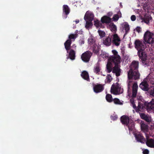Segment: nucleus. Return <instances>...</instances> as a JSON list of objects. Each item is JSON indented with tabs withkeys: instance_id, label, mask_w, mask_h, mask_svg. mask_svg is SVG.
I'll return each instance as SVG.
<instances>
[{
	"instance_id": "nucleus-1",
	"label": "nucleus",
	"mask_w": 154,
	"mask_h": 154,
	"mask_svg": "<svg viewBox=\"0 0 154 154\" xmlns=\"http://www.w3.org/2000/svg\"><path fill=\"white\" fill-rule=\"evenodd\" d=\"M144 42L139 39L136 40L134 42L135 47L138 51L137 54L142 63L144 65H147L148 63L147 59V55L144 52L145 45Z\"/></svg>"
},
{
	"instance_id": "nucleus-2",
	"label": "nucleus",
	"mask_w": 154,
	"mask_h": 154,
	"mask_svg": "<svg viewBox=\"0 0 154 154\" xmlns=\"http://www.w3.org/2000/svg\"><path fill=\"white\" fill-rule=\"evenodd\" d=\"M138 62L133 61L132 62L130 66V69L128 72V78L129 80L139 79L140 74L138 71Z\"/></svg>"
},
{
	"instance_id": "nucleus-3",
	"label": "nucleus",
	"mask_w": 154,
	"mask_h": 154,
	"mask_svg": "<svg viewBox=\"0 0 154 154\" xmlns=\"http://www.w3.org/2000/svg\"><path fill=\"white\" fill-rule=\"evenodd\" d=\"M110 91L111 93L114 94H119L123 93V89L121 88L118 83H116V84H113L112 85Z\"/></svg>"
},
{
	"instance_id": "nucleus-4",
	"label": "nucleus",
	"mask_w": 154,
	"mask_h": 154,
	"mask_svg": "<svg viewBox=\"0 0 154 154\" xmlns=\"http://www.w3.org/2000/svg\"><path fill=\"white\" fill-rule=\"evenodd\" d=\"M152 33L148 31H146L144 35V42L148 44L153 43L154 38L152 37Z\"/></svg>"
},
{
	"instance_id": "nucleus-5",
	"label": "nucleus",
	"mask_w": 154,
	"mask_h": 154,
	"mask_svg": "<svg viewBox=\"0 0 154 154\" xmlns=\"http://www.w3.org/2000/svg\"><path fill=\"white\" fill-rule=\"evenodd\" d=\"M112 52L114 55L110 57L109 59V60L112 62H121V57L118 54L117 51L116 50H113Z\"/></svg>"
},
{
	"instance_id": "nucleus-6",
	"label": "nucleus",
	"mask_w": 154,
	"mask_h": 154,
	"mask_svg": "<svg viewBox=\"0 0 154 154\" xmlns=\"http://www.w3.org/2000/svg\"><path fill=\"white\" fill-rule=\"evenodd\" d=\"M92 55V53L90 51H87L82 54L81 58L84 62L87 63L89 61Z\"/></svg>"
},
{
	"instance_id": "nucleus-7",
	"label": "nucleus",
	"mask_w": 154,
	"mask_h": 154,
	"mask_svg": "<svg viewBox=\"0 0 154 154\" xmlns=\"http://www.w3.org/2000/svg\"><path fill=\"white\" fill-rule=\"evenodd\" d=\"M113 63L115 64V66L113 68L112 72L113 73H115L116 76H119L120 75L121 70L119 66L121 62H115Z\"/></svg>"
},
{
	"instance_id": "nucleus-8",
	"label": "nucleus",
	"mask_w": 154,
	"mask_h": 154,
	"mask_svg": "<svg viewBox=\"0 0 154 154\" xmlns=\"http://www.w3.org/2000/svg\"><path fill=\"white\" fill-rule=\"evenodd\" d=\"M120 119L123 125L127 126L129 130H131L128 125L130 122V118L128 116L126 115H123L121 117Z\"/></svg>"
},
{
	"instance_id": "nucleus-9",
	"label": "nucleus",
	"mask_w": 154,
	"mask_h": 154,
	"mask_svg": "<svg viewBox=\"0 0 154 154\" xmlns=\"http://www.w3.org/2000/svg\"><path fill=\"white\" fill-rule=\"evenodd\" d=\"M134 135L137 142L143 143L146 142V140L141 133L137 132L134 134Z\"/></svg>"
},
{
	"instance_id": "nucleus-10",
	"label": "nucleus",
	"mask_w": 154,
	"mask_h": 154,
	"mask_svg": "<svg viewBox=\"0 0 154 154\" xmlns=\"http://www.w3.org/2000/svg\"><path fill=\"white\" fill-rule=\"evenodd\" d=\"M104 89V85L102 84H97L94 85L93 89L94 92L98 93L102 92Z\"/></svg>"
},
{
	"instance_id": "nucleus-11",
	"label": "nucleus",
	"mask_w": 154,
	"mask_h": 154,
	"mask_svg": "<svg viewBox=\"0 0 154 154\" xmlns=\"http://www.w3.org/2000/svg\"><path fill=\"white\" fill-rule=\"evenodd\" d=\"M112 42L113 44L116 46H119L121 43V40L118 34L115 33L112 35Z\"/></svg>"
},
{
	"instance_id": "nucleus-12",
	"label": "nucleus",
	"mask_w": 154,
	"mask_h": 154,
	"mask_svg": "<svg viewBox=\"0 0 154 154\" xmlns=\"http://www.w3.org/2000/svg\"><path fill=\"white\" fill-rule=\"evenodd\" d=\"M94 17V14L92 12L88 11L85 14L84 19L85 20H87L89 21H92L93 20Z\"/></svg>"
},
{
	"instance_id": "nucleus-13",
	"label": "nucleus",
	"mask_w": 154,
	"mask_h": 154,
	"mask_svg": "<svg viewBox=\"0 0 154 154\" xmlns=\"http://www.w3.org/2000/svg\"><path fill=\"white\" fill-rule=\"evenodd\" d=\"M140 88L143 90L147 91L149 90V85L147 82L145 81H143L139 85Z\"/></svg>"
},
{
	"instance_id": "nucleus-14",
	"label": "nucleus",
	"mask_w": 154,
	"mask_h": 154,
	"mask_svg": "<svg viewBox=\"0 0 154 154\" xmlns=\"http://www.w3.org/2000/svg\"><path fill=\"white\" fill-rule=\"evenodd\" d=\"M63 12L64 15H65V18H66L67 15L70 12V9L67 5H63Z\"/></svg>"
},
{
	"instance_id": "nucleus-15",
	"label": "nucleus",
	"mask_w": 154,
	"mask_h": 154,
	"mask_svg": "<svg viewBox=\"0 0 154 154\" xmlns=\"http://www.w3.org/2000/svg\"><path fill=\"white\" fill-rule=\"evenodd\" d=\"M132 94L133 97H135L137 96V94L138 88V86L137 82H135L132 86Z\"/></svg>"
},
{
	"instance_id": "nucleus-16",
	"label": "nucleus",
	"mask_w": 154,
	"mask_h": 154,
	"mask_svg": "<svg viewBox=\"0 0 154 154\" xmlns=\"http://www.w3.org/2000/svg\"><path fill=\"white\" fill-rule=\"evenodd\" d=\"M146 143L148 146L151 148H154V139H148V137L146 136Z\"/></svg>"
},
{
	"instance_id": "nucleus-17",
	"label": "nucleus",
	"mask_w": 154,
	"mask_h": 154,
	"mask_svg": "<svg viewBox=\"0 0 154 154\" xmlns=\"http://www.w3.org/2000/svg\"><path fill=\"white\" fill-rule=\"evenodd\" d=\"M112 42L111 39V38L109 36L103 39V43L104 45L106 46L110 45Z\"/></svg>"
},
{
	"instance_id": "nucleus-18",
	"label": "nucleus",
	"mask_w": 154,
	"mask_h": 154,
	"mask_svg": "<svg viewBox=\"0 0 154 154\" xmlns=\"http://www.w3.org/2000/svg\"><path fill=\"white\" fill-rule=\"evenodd\" d=\"M81 76L85 80L90 82V79L88 73L85 71H83L81 74Z\"/></svg>"
},
{
	"instance_id": "nucleus-19",
	"label": "nucleus",
	"mask_w": 154,
	"mask_h": 154,
	"mask_svg": "<svg viewBox=\"0 0 154 154\" xmlns=\"http://www.w3.org/2000/svg\"><path fill=\"white\" fill-rule=\"evenodd\" d=\"M71 44L72 41H70V40L68 39L64 43L65 48L67 52H68V51L70 49Z\"/></svg>"
},
{
	"instance_id": "nucleus-20",
	"label": "nucleus",
	"mask_w": 154,
	"mask_h": 154,
	"mask_svg": "<svg viewBox=\"0 0 154 154\" xmlns=\"http://www.w3.org/2000/svg\"><path fill=\"white\" fill-rule=\"evenodd\" d=\"M101 21L103 23H109L111 22V19L109 17L105 16L101 18Z\"/></svg>"
},
{
	"instance_id": "nucleus-21",
	"label": "nucleus",
	"mask_w": 154,
	"mask_h": 154,
	"mask_svg": "<svg viewBox=\"0 0 154 154\" xmlns=\"http://www.w3.org/2000/svg\"><path fill=\"white\" fill-rule=\"evenodd\" d=\"M69 58L72 60L75 59V52L73 49L69 50Z\"/></svg>"
},
{
	"instance_id": "nucleus-22",
	"label": "nucleus",
	"mask_w": 154,
	"mask_h": 154,
	"mask_svg": "<svg viewBox=\"0 0 154 154\" xmlns=\"http://www.w3.org/2000/svg\"><path fill=\"white\" fill-rule=\"evenodd\" d=\"M151 18V17L149 15L147 14H145L144 15L143 17L142 18V19L145 23L148 24L149 23V20Z\"/></svg>"
},
{
	"instance_id": "nucleus-23",
	"label": "nucleus",
	"mask_w": 154,
	"mask_h": 154,
	"mask_svg": "<svg viewBox=\"0 0 154 154\" xmlns=\"http://www.w3.org/2000/svg\"><path fill=\"white\" fill-rule=\"evenodd\" d=\"M140 116L142 119L144 120L147 122H151V119L144 113H141L140 114Z\"/></svg>"
},
{
	"instance_id": "nucleus-24",
	"label": "nucleus",
	"mask_w": 154,
	"mask_h": 154,
	"mask_svg": "<svg viewBox=\"0 0 154 154\" xmlns=\"http://www.w3.org/2000/svg\"><path fill=\"white\" fill-rule=\"evenodd\" d=\"M145 109V107L144 105L142 104H140L139 103L137 107L135 110L137 112H139L140 111H143Z\"/></svg>"
},
{
	"instance_id": "nucleus-25",
	"label": "nucleus",
	"mask_w": 154,
	"mask_h": 154,
	"mask_svg": "<svg viewBox=\"0 0 154 154\" xmlns=\"http://www.w3.org/2000/svg\"><path fill=\"white\" fill-rule=\"evenodd\" d=\"M100 47L97 45L95 44L93 45L92 48V50L94 53L97 54L100 51Z\"/></svg>"
},
{
	"instance_id": "nucleus-26",
	"label": "nucleus",
	"mask_w": 154,
	"mask_h": 154,
	"mask_svg": "<svg viewBox=\"0 0 154 154\" xmlns=\"http://www.w3.org/2000/svg\"><path fill=\"white\" fill-rule=\"evenodd\" d=\"M77 36L78 35L77 34H70L69 36V39H68V40H70V41H72H72H74L75 39L77 37Z\"/></svg>"
},
{
	"instance_id": "nucleus-27",
	"label": "nucleus",
	"mask_w": 154,
	"mask_h": 154,
	"mask_svg": "<svg viewBox=\"0 0 154 154\" xmlns=\"http://www.w3.org/2000/svg\"><path fill=\"white\" fill-rule=\"evenodd\" d=\"M147 106L149 108L154 110V100L153 99H152V101L148 104Z\"/></svg>"
},
{
	"instance_id": "nucleus-28",
	"label": "nucleus",
	"mask_w": 154,
	"mask_h": 154,
	"mask_svg": "<svg viewBox=\"0 0 154 154\" xmlns=\"http://www.w3.org/2000/svg\"><path fill=\"white\" fill-rule=\"evenodd\" d=\"M141 128L142 130L144 132H146L148 131V126L147 125L142 123L141 125Z\"/></svg>"
},
{
	"instance_id": "nucleus-29",
	"label": "nucleus",
	"mask_w": 154,
	"mask_h": 154,
	"mask_svg": "<svg viewBox=\"0 0 154 154\" xmlns=\"http://www.w3.org/2000/svg\"><path fill=\"white\" fill-rule=\"evenodd\" d=\"M106 100L109 102H111L113 100L112 96L109 94H107L106 95Z\"/></svg>"
},
{
	"instance_id": "nucleus-30",
	"label": "nucleus",
	"mask_w": 154,
	"mask_h": 154,
	"mask_svg": "<svg viewBox=\"0 0 154 154\" xmlns=\"http://www.w3.org/2000/svg\"><path fill=\"white\" fill-rule=\"evenodd\" d=\"M124 28V29L125 31V35L127 34L128 33L130 30L129 26L128 24L127 23H125V25Z\"/></svg>"
},
{
	"instance_id": "nucleus-31",
	"label": "nucleus",
	"mask_w": 154,
	"mask_h": 154,
	"mask_svg": "<svg viewBox=\"0 0 154 154\" xmlns=\"http://www.w3.org/2000/svg\"><path fill=\"white\" fill-rule=\"evenodd\" d=\"M86 24L85 27L86 29H88L91 27L93 25L92 23V21H88V20H86Z\"/></svg>"
},
{
	"instance_id": "nucleus-32",
	"label": "nucleus",
	"mask_w": 154,
	"mask_h": 154,
	"mask_svg": "<svg viewBox=\"0 0 154 154\" xmlns=\"http://www.w3.org/2000/svg\"><path fill=\"white\" fill-rule=\"evenodd\" d=\"M111 30L114 33H115L117 30L116 26L114 23H112L111 26Z\"/></svg>"
},
{
	"instance_id": "nucleus-33",
	"label": "nucleus",
	"mask_w": 154,
	"mask_h": 154,
	"mask_svg": "<svg viewBox=\"0 0 154 154\" xmlns=\"http://www.w3.org/2000/svg\"><path fill=\"white\" fill-rule=\"evenodd\" d=\"M100 67L99 65H97V66L94 67V72L96 74H99V72H100Z\"/></svg>"
},
{
	"instance_id": "nucleus-34",
	"label": "nucleus",
	"mask_w": 154,
	"mask_h": 154,
	"mask_svg": "<svg viewBox=\"0 0 154 154\" xmlns=\"http://www.w3.org/2000/svg\"><path fill=\"white\" fill-rule=\"evenodd\" d=\"M94 24L97 27H101L102 25V23L98 20L94 21Z\"/></svg>"
},
{
	"instance_id": "nucleus-35",
	"label": "nucleus",
	"mask_w": 154,
	"mask_h": 154,
	"mask_svg": "<svg viewBox=\"0 0 154 154\" xmlns=\"http://www.w3.org/2000/svg\"><path fill=\"white\" fill-rule=\"evenodd\" d=\"M98 32L101 38H102L105 36L106 34L104 31L99 30Z\"/></svg>"
},
{
	"instance_id": "nucleus-36",
	"label": "nucleus",
	"mask_w": 154,
	"mask_h": 154,
	"mask_svg": "<svg viewBox=\"0 0 154 154\" xmlns=\"http://www.w3.org/2000/svg\"><path fill=\"white\" fill-rule=\"evenodd\" d=\"M114 103L115 104L121 105L122 103L117 98H115L113 100Z\"/></svg>"
},
{
	"instance_id": "nucleus-37",
	"label": "nucleus",
	"mask_w": 154,
	"mask_h": 154,
	"mask_svg": "<svg viewBox=\"0 0 154 154\" xmlns=\"http://www.w3.org/2000/svg\"><path fill=\"white\" fill-rule=\"evenodd\" d=\"M106 69H107V72L109 73L111 72L112 69L110 65L107 64L106 66Z\"/></svg>"
},
{
	"instance_id": "nucleus-38",
	"label": "nucleus",
	"mask_w": 154,
	"mask_h": 154,
	"mask_svg": "<svg viewBox=\"0 0 154 154\" xmlns=\"http://www.w3.org/2000/svg\"><path fill=\"white\" fill-rule=\"evenodd\" d=\"M94 42V39L91 37H90L88 39V42L90 45L92 44Z\"/></svg>"
},
{
	"instance_id": "nucleus-39",
	"label": "nucleus",
	"mask_w": 154,
	"mask_h": 154,
	"mask_svg": "<svg viewBox=\"0 0 154 154\" xmlns=\"http://www.w3.org/2000/svg\"><path fill=\"white\" fill-rule=\"evenodd\" d=\"M106 79L107 80V82L110 83L112 79L111 76L109 74L106 77Z\"/></svg>"
},
{
	"instance_id": "nucleus-40",
	"label": "nucleus",
	"mask_w": 154,
	"mask_h": 154,
	"mask_svg": "<svg viewBox=\"0 0 154 154\" xmlns=\"http://www.w3.org/2000/svg\"><path fill=\"white\" fill-rule=\"evenodd\" d=\"M119 18V16L118 14H115L113 17V19L114 21H117Z\"/></svg>"
},
{
	"instance_id": "nucleus-41",
	"label": "nucleus",
	"mask_w": 154,
	"mask_h": 154,
	"mask_svg": "<svg viewBox=\"0 0 154 154\" xmlns=\"http://www.w3.org/2000/svg\"><path fill=\"white\" fill-rule=\"evenodd\" d=\"M149 94L151 96L154 97V88L150 91Z\"/></svg>"
},
{
	"instance_id": "nucleus-42",
	"label": "nucleus",
	"mask_w": 154,
	"mask_h": 154,
	"mask_svg": "<svg viewBox=\"0 0 154 154\" xmlns=\"http://www.w3.org/2000/svg\"><path fill=\"white\" fill-rule=\"evenodd\" d=\"M118 117L117 115H115V116H111V119L113 120H116L117 119Z\"/></svg>"
},
{
	"instance_id": "nucleus-43",
	"label": "nucleus",
	"mask_w": 154,
	"mask_h": 154,
	"mask_svg": "<svg viewBox=\"0 0 154 154\" xmlns=\"http://www.w3.org/2000/svg\"><path fill=\"white\" fill-rule=\"evenodd\" d=\"M131 103H132V104L133 105V107L134 108V109H136L137 108H136V106H135V104H134V101H132V100L131 99Z\"/></svg>"
},
{
	"instance_id": "nucleus-44",
	"label": "nucleus",
	"mask_w": 154,
	"mask_h": 154,
	"mask_svg": "<svg viewBox=\"0 0 154 154\" xmlns=\"http://www.w3.org/2000/svg\"><path fill=\"white\" fill-rule=\"evenodd\" d=\"M131 18L132 21H134L136 19V16L134 15H132L131 16Z\"/></svg>"
},
{
	"instance_id": "nucleus-45",
	"label": "nucleus",
	"mask_w": 154,
	"mask_h": 154,
	"mask_svg": "<svg viewBox=\"0 0 154 154\" xmlns=\"http://www.w3.org/2000/svg\"><path fill=\"white\" fill-rule=\"evenodd\" d=\"M143 154H148L149 153V151L147 149H145L143 151Z\"/></svg>"
},
{
	"instance_id": "nucleus-46",
	"label": "nucleus",
	"mask_w": 154,
	"mask_h": 154,
	"mask_svg": "<svg viewBox=\"0 0 154 154\" xmlns=\"http://www.w3.org/2000/svg\"><path fill=\"white\" fill-rule=\"evenodd\" d=\"M141 28L139 27H137L135 29L136 31L138 33H139L141 31Z\"/></svg>"
},
{
	"instance_id": "nucleus-47",
	"label": "nucleus",
	"mask_w": 154,
	"mask_h": 154,
	"mask_svg": "<svg viewBox=\"0 0 154 154\" xmlns=\"http://www.w3.org/2000/svg\"><path fill=\"white\" fill-rule=\"evenodd\" d=\"M85 41L82 38L79 41V43L80 45H82L84 44V43Z\"/></svg>"
},
{
	"instance_id": "nucleus-48",
	"label": "nucleus",
	"mask_w": 154,
	"mask_h": 154,
	"mask_svg": "<svg viewBox=\"0 0 154 154\" xmlns=\"http://www.w3.org/2000/svg\"><path fill=\"white\" fill-rule=\"evenodd\" d=\"M130 81L129 82L128 85V91H129V90L130 89Z\"/></svg>"
},
{
	"instance_id": "nucleus-49",
	"label": "nucleus",
	"mask_w": 154,
	"mask_h": 154,
	"mask_svg": "<svg viewBox=\"0 0 154 154\" xmlns=\"http://www.w3.org/2000/svg\"><path fill=\"white\" fill-rule=\"evenodd\" d=\"M75 22L77 24L79 22V20H76L75 21Z\"/></svg>"
},
{
	"instance_id": "nucleus-50",
	"label": "nucleus",
	"mask_w": 154,
	"mask_h": 154,
	"mask_svg": "<svg viewBox=\"0 0 154 154\" xmlns=\"http://www.w3.org/2000/svg\"><path fill=\"white\" fill-rule=\"evenodd\" d=\"M151 128V129L153 131H154V126H152Z\"/></svg>"
},
{
	"instance_id": "nucleus-51",
	"label": "nucleus",
	"mask_w": 154,
	"mask_h": 154,
	"mask_svg": "<svg viewBox=\"0 0 154 154\" xmlns=\"http://www.w3.org/2000/svg\"><path fill=\"white\" fill-rule=\"evenodd\" d=\"M120 17H121L122 14H121V13H120Z\"/></svg>"
},
{
	"instance_id": "nucleus-52",
	"label": "nucleus",
	"mask_w": 154,
	"mask_h": 154,
	"mask_svg": "<svg viewBox=\"0 0 154 154\" xmlns=\"http://www.w3.org/2000/svg\"><path fill=\"white\" fill-rule=\"evenodd\" d=\"M120 5H121V3L120 4Z\"/></svg>"
},
{
	"instance_id": "nucleus-53",
	"label": "nucleus",
	"mask_w": 154,
	"mask_h": 154,
	"mask_svg": "<svg viewBox=\"0 0 154 154\" xmlns=\"http://www.w3.org/2000/svg\"><path fill=\"white\" fill-rule=\"evenodd\" d=\"M120 5H121V3L120 4Z\"/></svg>"
}]
</instances>
